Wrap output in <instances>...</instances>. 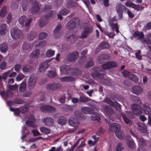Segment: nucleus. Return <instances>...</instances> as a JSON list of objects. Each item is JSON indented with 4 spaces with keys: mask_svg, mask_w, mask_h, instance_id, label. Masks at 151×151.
I'll list each match as a JSON object with an SVG mask.
<instances>
[{
    "mask_svg": "<svg viewBox=\"0 0 151 151\" xmlns=\"http://www.w3.org/2000/svg\"><path fill=\"white\" fill-rule=\"evenodd\" d=\"M131 106L133 112L136 115H139L142 114V109L140 106L134 104Z\"/></svg>",
    "mask_w": 151,
    "mask_h": 151,
    "instance_id": "obj_4",
    "label": "nucleus"
},
{
    "mask_svg": "<svg viewBox=\"0 0 151 151\" xmlns=\"http://www.w3.org/2000/svg\"><path fill=\"white\" fill-rule=\"evenodd\" d=\"M119 124L117 123H113L110 124L109 125V128L110 130L112 132H117L120 130Z\"/></svg>",
    "mask_w": 151,
    "mask_h": 151,
    "instance_id": "obj_17",
    "label": "nucleus"
},
{
    "mask_svg": "<svg viewBox=\"0 0 151 151\" xmlns=\"http://www.w3.org/2000/svg\"><path fill=\"white\" fill-rule=\"evenodd\" d=\"M133 36L134 37H137V39L139 40L144 38L145 35L142 32L136 31L134 32Z\"/></svg>",
    "mask_w": 151,
    "mask_h": 151,
    "instance_id": "obj_26",
    "label": "nucleus"
},
{
    "mask_svg": "<svg viewBox=\"0 0 151 151\" xmlns=\"http://www.w3.org/2000/svg\"><path fill=\"white\" fill-rule=\"evenodd\" d=\"M18 86L16 83H15L14 85H9L8 87L9 90L11 91H14L18 88Z\"/></svg>",
    "mask_w": 151,
    "mask_h": 151,
    "instance_id": "obj_56",
    "label": "nucleus"
},
{
    "mask_svg": "<svg viewBox=\"0 0 151 151\" xmlns=\"http://www.w3.org/2000/svg\"><path fill=\"white\" fill-rule=\"evenodd\" d=\"M7 23L8 24H10L11 22L12 21V14L11 13H10L9 14H8L7 17Z\"/></svg>",
    "mask_w": 151,
    "mask_h": 151,
    "instance_id": "obj_54",
    "label": "nucleus"
},
{
    "mask_svg": "<svg viewBox=\"0 0 151 151\" xmlns=\"http://www.w3.org/2000/svg\"><path fill=\"white\" fill-rule=\"evenodd\" d=\"M8 50L7 44L5 43H3L0 45V51L2 53H6Z\"/></svg>",
    "mask_w": 151,
    "mask_h": 151,
    "instance_id": "obj_31",
    "label": "nucleus"
},
{
    "mask_svg": "<svg viewBox=\"0 0 151 151\" xmlns=\"http://www.w3.org/2000/svg\"><path fill=\"white\" fill-rule=\"evenodd\" d=\"M93 31V28L92 27L86 26L84 27L80 38H83L87 37L89 34L92 32Z\"/></svg>",
    "mask_w": 151,
    "mask_h": 151,
    "instance_id": "obj_5",
    "label": "nucleus"
},
{
    "mask_svg": "<svg viewBox=\"0 0 151 151\" xmlns=\"http://www.w3.org/2000/svg\"><path fill=\"white\" fill-rule=\"evenodd\" d=\"M40 129V132L43 133L47 134L50 133V131L49 129L46 127H41Z\"/></svg>",
    "mask_w": 151,
    "mask_h": 151,
    "instance_id": "obj_47",
    "label": "nucleus"
},
{
    "mask_svg": "<svg viewBox=\"0 0 151 151\" xmlns=\"http://www.w3.org/2000/svg\"><path fill=\"white\" fill-rule=\"evenodd\" d=\"M76 19L73 18L68 22L66 25V27L68 30L72 29L76 27Z\"/></svg>",
    "mask_w": 151,
    "mask_h": 151,
    "instance_id": "obj_13",
    "label": "nucleus"
},
{
    "mask_svg": "<svg viewBox=\"0 0 151 151\" xmlns=\"http://www.w3.org/2000/svg\"><path fill=\"white\" fill-rule=\"evenodd\" d=\"M102 109L104 112L107 114L111 115L113 113V109L109 105H103Z\"/></svg>",
    "mask_w": 151,
    "mask_h": 151,
    "instance_id": "obj_16",
    "label": "nucleus"
},
{
    "mask_svg": "<svg viewBox=\"0 0 151 151\" xmlns=\"http://www.w3.org/2000/svg\"><path fill=\"white\" fill-rule=\"evenodd\" d=\"M66 122V119L64 116H60L58 119V123L62 125L65 124Z\"/></svg>",
    "mask_w": 151,
    "mask_h": 151,
    "instance_id": "obj_42",
    "label": "nucleus"
},
{
    "mask_svg": "<svg viewBox=\"0 0 151 151\" xmlns=\"http://www.w3.org/2000/svg\"><path fill=\"white\" fill-rule=\"evenodd\" d=\"M112 106H115L119 110L121 109V105L116 101H115L114 102L113 105Z\"/></svg>",
    "mask_w": 151,
    "mask_h": 151,
    "instance_id": "obj_62",
    "label": "nucleus"
},
{
    "mask_svg": "<svg viewBox=\"0 0 151 151\" xmlns=\"http://www.w3.org/2000/svg\"><path fill=\"white\" fill-rule=\"evenodd\" d=\"M137 140L139 145L138 148V151H146L145 149H144L143 148V147L146 145V142L145 140L142 138H137Z\"/></svg>",
    "mask_w": 151,
    "mask_h": 151,
    "instance_id": "obj_11",
    "label": "nucleus"
},
{
    "mask_svg": "<svg viewBox=\"0 0 151 151\" xmlns=\"http://www.w3.org/2000/svg\"><path fill=\"white\" fill-rule=\"evenodd\" d=\"M55 54V52L54 51L52 50H48L46 52V55L48 57H50L52 56Z\"/></svg>",
    "mask_w": 151,
    "mask_h": 151,
    "instance_id": "obj_51",
    "label": "nucleus"
},
{
    "mask_svg": "<svg viewBox=\"0 0 151 151\" xmlns=\"http://www.w3.org/2000/svg\"><path fill=\"white\" fill-rule=\"evenodd\" d=\"M11 36L14 39H18L20 38L22 35V32L16 28H12L10 32Z\"/></svg>",
    "mask_w": 151,
    "mask_h": 151,
    "instance_id": "obj_3",
    "label": "nucleus"
},
{
    "mask_svg": "<svg viewBox=\"0 0 151 151\" xmlns=\"http://www.w3.org/2000/svg\"><path fill=\"white\" fill-rule=\"evenodd\" d=\"M8 26L6 24H2L0 26V34L3 35L8 32Z\"/></svg>",
    "mask_w": 151,
    "mask_h": 151,
    "instance_id": "obj_23",
    "label": "nucleus"
},
{
    "mask_svg": "<svg viewBox=\"0 0 151 151\" xmlns=\"http://www.w3.org/2000/svg\"><path fill=\"white\" fill-rule=\"evenodd\" d=\"M75 35L72 34L70 36L67 37V39L68 41H70V43L71 44L76 41V39L75 38Z\"/></svg>",
    "mask_w": 151,
    "mask_h": 151,
    "instance_id": "obj_43",
    "label": "nucleus"
},
{
    "mask_svg": "<svg viewBox=\"0 0 151 151\" xmlns=\"http://www.w3.org/2000/svg\"><path fill=\"white\" fill-rule=\"evenodd\" d=\"M131 99L133 102L138 104H141L142 103L141 100L137 96L132 95L131 96Z\"/></svg>",
    "mask_w": 151,
    "mask_h": 151,
    "instance_id": "obj_40",
    "label": "nucleus"
},
{
    "mask_svg": "<svg viewBox=\"0 0 151 151\" xmlns=\"http://www.w3.org/2000/svg\"><path fill=\"white\" fill-rule=\"evenodd\" d=\"M61 85L60 83H51L48 84L47 86V89L48 90H55L60 87Z\"/></svg>",
    "mask_w": 151,
    "mask_h": 151,
    "instance_id": "obj_12",
    "label": "nucleus"
},
{
    "mask_svg": "<svg viewBox=\"0 0 151 151\" xmlns=\"http://www.w3.org/2000/svg\"><path fill=\"white\" fill-rule=\"evenodd\" d=\"M47 20H46L45 18L43 19L42 17L41 18L39 21V25L40 27H42L44 26L47 23Z\"/></svg>",
    "mask_w": 151,
    "mask_h": 151,
    "instance_id": "obj_38",
    "label": "nucleus"
},
{
    "mask_svg": "<svg viewBox=\"0 0 151 151\" xmlns=\"http://www.w3.org/2000/svg\"><path fill=\"white\" fill-rule=\"evenodd\" d=\"M39 54V49H35V50H34L32 52L30 57L32 58H36L38 57Z\"/></svg>",
    "mask_w": 151,
    "mask_h": 151,
    "instance_id": "obj_39",
    "label": "nucleus"
},
{
    "mask_svg": "<svg viewBox=\"0 0 151 151\" xmlns=\"http://www.w3.org/2000/svg\"><path fill=\"white\" fill-rule=\"evenodd\" d=\"M109 58V56L106 54H102L99 55L98 58L97 59L100 63H103L108 60Z\"/></svg>",
    "mask_w": 151,
    "mask_h": 151,
    "instance_id": "obj_18",
    "label": "nucleus"
},
{
    "mask_svg": "<svg viewBox=\"0 0 151 151\" xmlns=\"http://www.w3.org/2000/svg\"><path fill=\"white\" fill-rule=\"evenodd\" d=\"M60 80L61 82H69L74 81V78L72 77L66 76L63 77H60Z\"/></svg>",
    "mask_w": 151,
    "mask_h": 151,
    "instance_id": "obj_32",
    "label": "nucleus"
},
{
    "mask_svg": "<svg viewBox=\"0 0 151 151\" xmlns=\"http://www.w3.org/2000/svg\"><path fill=\"white\" fill-rule=\"evenodd\" d=\"M19 22L21 27H29L32 22L31 18H27L25 16H21L19 19Z\"/></svg>",
    "mask_w": 151,
    "mask_h": 151,
    "instance_id": "obj_1",
    "label": "nucleus"
},
{
    "mask_svg": "<svg viewBox=\"0 0 151 151\" xmlns=\"http://www.w3.org/2000/svg\"><path fill=\"white\" fill-rule=\"evenodd\" d=\"M47 36V34L44 32L40 33L39 35V40H42L45 38Z\"/></svg>",
    "mask_w": 151,
    "mask_h": 151,
    "instance_id": "obj_59",
    "label": "nucleus"
},
{
    "mask_svg": "<svg viewBox=\"0 0 151 151\" xmlns=\"http://www.w3.org/2000/svg\"><path fill=\"white\" fill-rule=\"evenodd\" d=\"M53 11H50L45 16V18L46 20L52 17L53 16Z\"/></svg>",
    "mask_w": 151,
    "mask_h": 151,
    "instance_id": "obj_55",
    "label": "nucleus"
},
{
    "mask_svg": "<svg viewBox=\"0 0 151 151\" xmlns=\"http://www.w3.org/2000/svg\"><path fill=\"white\" fill-rule=\"evenodd\" d=\"M61 27L62 26L61 24H58L57 26L54 29V32L55 34L54 36L55 38H58L61 35L60 32L61 29Z\"/></svg>",
    "mask_w": 151,
    "mask_h": 151,
    "instance_id": "obj_21",
    "label": "nucleus"
},
{
    "mask_svg": "<svg viewBox=\"0 0 151 151\" xmlns=\"http://www.w3.org/2000/svg\"><path fill=\"white\" fill-rule=\"evenodd\" d=\"M121 115L124 122L127 124H130V123H131V120L129 119L127 116L132 118V116H133L132 113L129 111H127L126 112V114L124 113H121Z\"/></svg>",
    "mask_w": 151,
    "mask_h": 151,
    "instance_id": "obj_8",
    "label": "nucleus"
},
{
    "mask_svg": "<svg viewBox=\"0 0 151 151\" xmlns=\"http://www.w3.org/2000/svg\"><path fill=\"white\" fill-rule=\"evenodd\" d=\"M81 111L86 114H91L93 112V110L91 107L85 106L81 109Z\"/></svg>",
    "mask_w": 151,
    "mask_h": 151,
    "instance_id": "obj_24",
    "label": "nucleus"
},
{
    "mask_svg": "<svg viewBox=\"0 0 151 151\" xmlns=\"http://www.w3.org/2000/svg\"><path fill=\"white\" fill-rule=\"evenodd\" d=\"M7 7L6 6L3 7L0 11V16L4 17L6 15L7 12Z\"/></svg>",
    "mask_w": 151,
    "mask_h": 151,
    "instance_id": "obj_41",
    "label": "nucleus"
},
{
    "mask_svg": "<svg viewBox=\"0 0 151 151\" xmlns=\"http://www.w3.org/2000/svg\"><path fill=\"white\" fill-rule=\"evenodd\" d=\"M125 5L127 6L131 7L137 11H139L140 9V5L139 4L136 5L132 2L129 3L127 2L125 3Z\"/></svg>",
    "mask_w": 151,
    "mask_h": 151,
    "instance_id": "obj_27",
    "label": "nucleus"
},
{
    "mask_svg": "<svg viewBox=\"0 0 151 151\" xmlns=\"http://www.w3.org/2000/svg\"><path fill=\"white\" fill-rule=\"evenodd\" d=\"M32 66L28 65H24L22 66V70L24 73L30 72L32 69Z\"/></svg>",
    "mask_w": 151,
    "mask_h": 151,
    "instance_id": "obj_34",
    "label": "nucleus"
},
{
    "mask_svg": "<svg viewBox=\"0 0 151 151\" xmlns=\"http://www.w3.org/2000/svg\"><path fill=\"white\" fill-rule=\"evenodd\" d=\"M46 44V43L45 41H42L37 44L35 45V47L37 48L38 47L41 48L42 47H43Z\"/></svg>",
    "mask_w": 151,
    "mask_h": 151,
    "instance_id": "obj_52",
    "label": "nucleus"
},
{
    "mask_svg": "<svg viewBox=\"0 0 151 151\" xmlns=\"http://www.w3.org/2000/svg\"><path fill=\"white\" fill-rule=\"evenodd\" d=\"M117 12H123V10L125 9V7L120 3H118L116 5Z\"/></svg>",
    "mask_w": 151,
    "mask_h": 151,
    "instance_id": "obj_35",
    "label": "nucleus"
},
{
    "mask_svg": "<svg viewBox=\"0 0 151 151\" xmlns=\"http://www.w3.org/2000/svg\"><path fill=\"white\" fill-rule=\"evenodd\" d=\"M39 3L38 1L33 2V6L31 9V13L32 14H34L38 13L40 11Z\"/></svg>",
    "mask_w": 151,
    "mask_h": 151,
    "instance_id": "obj_10",
    "label": "nucleus"
},
{
    "mask_svg": "<svg viewBox=\"0 0 151 151\" xmlns=\"http://www.w3.org/2000/svg\"><path fill=\"white\" fill-rule=\"evenodd\" d=\"M94 64L93 58L90 57L86 61V63L84 66L85 68H88L93 66Z\"/></svg>",
    "mask_w": 151,
    "mask_h": 151,
    "instance_id": "obj_25",
    "label": "nucleus"
},
{
    "mask_svg": "<svg viewBox=\"0 0 151 151\" xmlns=\"http://www.w3.org/2000/svg\"><path fill=\"white\" fill-rule=\"evenodd\" d=\"M117 63L114 61H110L102 65V68L104 69H107L116 67Z\"/></svg>",
    "mask_w": 151,
    "mask_h": 151,
    "instance_id": "obj_14",
    "label": "nucleus"
},
{
    "mask_svg": "<svg viewBox=\"0 0 151 151\" xmlns=\"http://www.w3.org/2000/svg\"><path fill=\"white\" fill-rule=\"evenodd\" d=\"M56 73L53 71H50L48 73V76L51 78H54L56 77Z\"/></svg>",
    "mask_w": 151,
    "mask_h": 151,
    "instance_id": "obj_61",
    "label": "nucleus"
},
{
    "mask_svg": "<svg viewBox=\"0 0 151 151\" xmlns=\"http://www.w3.org/2000/svg\"><path fill=\"white\" fill-rule=\"evenodd\" d=\"M87 57L85 55L81 56L79 58L78 63L79 64L82 65L86 61Z\"/></svg>",
    "mask_w": 151,
    "mask_h": 151,
    "instance_id": "obj_45",
    "label": "nucleus"
},
{
    "mask_svg": "<svg viewBox=\"0 0 151 151\" xmlns=\"http://www.w3.org/2000/svg\"><path fill=\"white\" fill-rule=\"evenodd\" d=\"M68 123L70 126L75 127H78L79 124L78 120L73 117L70 118L69 119Z\"/></svg>",
    "mask_w": 151,
    "mask_h": 151,
    "instance_id": "obj_15",
    "label": "nucleus"
},
{
    "mask_svg": "<svg viewBox=\"0 0 151 151\" xmlns=\"http://www.w3.org/2000/svg\"><path fill=\"white\" fill-rule=\"evenodd\" d=\"M35 37V35L33 34L32 32H31L28 35V39L29 40H32Z\"/></svg>",
    "mask_w": 151,
    "mask_h": 151,
    "instance_id": "obj_64",
    "label": "nucleus"
},
{
    "mask_svg": "<svg viewBox=\"0 0 151 151\" xmlns=\"http://www.w3.org/2000/svg\"><path fill=\"white\" fill-rule=\"evenodd\" d=\"M79 53L77 51L69 53L65 57V60L69 62L74 61L77 59Z\"/></svg>",
    "mask_w": 151,
    "mask_h": 151,
    "instance_id": "obj_2",
    "label": "nucleus"
},
{
    "mask_svg": "<svg viewBox=\"0 0 151 151\" xmlns=\"http://www.w3.org/2000/svg\"><path fill=\"white\" fill-rule=\"evenodd\" d=\"M37 81V77L34 75H31L28 82V87L29 89H32L34 88Z\"/></svg>",
    "mask_w": 151,
    "mask_h": 151,
    "instance_id": "obj_6",
    "label": "nucleus"
},
{
    "mask_svg": "<svg viewBox=\"0 0 151 151\" xmlns=\"http://www.w3.org/2000/svg\"><path fill=\"white\" fill-rule=\"evenodd\" d=\"M91 119L93 121H97L99 122L100 120V117L99 114L97 112H95L93 111L92 114Z\"/></svg>",
    "mask_w": 151,
    "mask_h": 151,
    "instance_id": "obj_33",
    "label": "nucleus"
},
{
    "mask_svg": "<svg viewBox=\"0 0 151 151\" xmlns=\"http://www.w3.org/2000/svg\"><path fill=\"white\" fill-rule=\"evenodd\" d=\"M96 72L93 73H91V75L94 78H98L100 79H102L103 78V74H101L100 73L98 72V71L100 72L101 71V68L99 67H97L94 68Z\"/></svg>",
    "mask_w": 151,
    "mask_h": 151,
    "instance_id": "obj_9",
    "label": "nucleus"
},
{
    "mask_svg": "<svg viewBox=\"0 0 151 151\" xmlns=\"http://www.w3.org/2000/svg\"><path fill=\"white\" fill-rule=\"evenodd\" d=\"M122 75L125 78H127L130 76V73L127 70H124L122 72Z\"/></svg>",
    "mask_w": 151,
    "mask_h": 151,
    "instance_id": "obj_63",
    "label": "nucleus"
},
{
    "mask_svg": "<svg viewBox=\"0 0 151 151\" xmlns=\"http://www.w3.org/2000/svg\"><path fill=\"white\" fill-rule=\"evenodd\" d=\"M12 92L9 90H8L6 91L0 92V94L2 96H4L7 99L9 98L10 95H12Z\"/></svg>",
    "mask_w": 151,
    "mask_h": 151,
    "instance_id": "obj_36",
    "label": "nucleus"
},
{
    "mask_svg": "<svg viewBox=\"0 0 151 151\" xmlns=\"http://www.w3.org/2000/svg\"><path fill=\"white\" fill-rule=\"evenodd\" d=\"M142 109V111H143L146 114L148 115L151 114V110L148 104H143Z\"/></svg>",
    "mask_w": 151,
    "mask_h": 151,
    "instance_id": "obj_22",
    "label": "nucleus"
},
{
    "mask_svg": "<svg viewBox=\"0 0 151 151\" xmlns=\"http://www.w3.org/2000/svg\"><path fill=\"white\" fill-rule=\"evenodd\" d=\"M14 103L17 104H22L24 103V101L21 99L15 98L14 99Z\"/></svg>",
    "mask_w": 151,
    "mask_h": 151,
    "instance_id": "obj_53",
    "label": "nucleus"
},
{
    "mask_svg": "<svg viewBox=\"0 0 151 151\" xmlns=\"http://www.w3.org/2000/svg\"><path fill=\"white\" fill-rule=\"evenodd\" d=\"M109 47V44L106 42H102L100 43L96 48L97 51H99L102 49L108 48Z\"/></svg>",
    "mask_w": 151,
    "mask_h": 151,
    "instance_id": "obj_20",
    "label": "nucleus"
},
{
    "mask_svg": "<svg viewBox=\"0 0 151 151\" xmlns=\"http://www.w3.org/2000/svg\"><path fill=\"white\" fill-rule=\"evenodd\" d=\"M124 149V147H122V144L121 143H118L116 148V151H122Z\"/></svg>",
    "mask_w": 151,
    "mask_h": 151,
    "instance_id": "obj_60",
    "label": "nucleus"
},
{
    "mask_svg": "<svg viewBox=\"0 0 151 151\" xmlns=\"http://www.w3.org/2000/svg\"><path fill=\"white\" fill-rule=\"evenodd\" d=\"M44 124L46 126L50 127L54 124V119L50 117H46L44 118L42 121Z\"/></svg>",
    "mask_w": 151,
    "mask_h": 151,
    "instance_id": "obj_7",
    "label": "nucleus"
},
{
    "mask_svg": "<svg viewBox=\"0 0 151 151\" xmlns=\"http://www.w3.org/2000/svg\"><path fill=\"white\" fill-rule=\"evenodd\" d=\"M47 105H43L40 106V109L41 111L46 113H47Z\"/></svg>",
    "mask_w": 151,
    "mask_h": 151,
    "instance_id": "obj_58",
    "label": "nucleus"
},
{
    "mask_svg": "<svg viewBox=\"0 0 151 151\" xmlns=\"http://www.w3.org/2000/svg\"><path fill=\"white\" fill-rule=\"evenodd\" d=\"M49 64L47 62H45L41 63L40 65L39 70L40 72L44 71L47 69L48 67Z\"/></svg>",
    "mask_w": 151,
    "mask_h": 151,
    "instance_id": "obj_29",
    "label": "nucleus"
},
{
    "mask_svg": "<svg viewBox=\"0 0 151 151\" xmlns=\"http://www.w3.org/2000/svg\"><path fill=\"white\" fill-rule=\"evenodd\" d=\"M69 12V10L65 8L62 9L59 12V13L63 16L66 15Z\"/></svg>",
    "mask_w": 151,
    "mask_h": 151,
    "instance_id": "obj_49",
    "label": "nucleus"
},
{
    "mask_svg": "<svg viewBox=\"0 0 151 151\" xmlns=\"http://www.w3.org/2000/svg\"><path fill=\"white\" fill-rule=\"evenodd\" d=\"M133 91L134 93L139 95L142 93V89L140 86H136L133 87Z\"/></svg>",
    "mask_w": 151,
    "mask_h": 151,
    "instance_id": "obj_28",
    "label": "nucleus"
},
{
    "mask_svg": "<svg viewBox=\"0 0 151 151\" xmlns=\"http://www.w3.org/2000/svg\"><path fill=\"white\" fill-rule=\"evenodd\" d=\"M90 99L85 96H80L79 101L82 103L90 101Z\"/></svg>",
    "mask_w": 151,
    "mask_h": 151,
    "instance_id": "obj_44",
    "label": "nucleus"
},
{
    "mask_svg": "<svg viewBox=\"0 0 151 151\" xmlns=\"http://www.w3.org/2000/svg\"><path fill=\"white\" fill-rule=\"evenodd\" d=\"M104 102L111 106H112L113 105L114 102H113L108 97L106 98L104 100Z\"/></svg>",
    "mask_w": 151,
    "mask_h": 151,
    "instance_id": "obj_57",
    "label": "nucleus"
},
{
    "mask_svg": "<svg viewBox=\"0 0 151 151\" xmlns=\"http://www.w3.org/2000/svg\"><path fill=\"white\" fill-rule=\"evenodd\" d=\"M129 78L134 82L137 83L138 82L139 79L137 76L134 74H131L129 76Z\"/></svg>",
    "mask_w": 151,
    "mask_h": 151,
    "instance_id": "obj_48",
    "label": "nucleus"
},
{
    "mask_svg": "<svg viewBox=\"0 0 151 151\" xmlns=\"http://www.w3.org/2000/svg\"><path fill=\"white\" fill-rule=\"evenodd\" d=\"M47 113H53L55 111V107L47 105Z\"/></svg>",
    "mask_w": 151,
    "mask_h": 151,
    "instance_id": "obj_50",
    "label": "nucleus"
},
{
    "mask_svg": "<svg viewBox=\"0 0 151 151\" xmlns=\"http://www.w3.org/2000/svg\"><path fill=\"white\" fill-rule=\"evenodd\" d=\"M138 126L139 129L142 133L147 132V128L145 125L142 123H139L138 124Z\"/></svg>",
    "mask_w": 151,
    "mask_h": 151,
    "instance_id": "obj_30",
    "label": "nucleus"
},
{
    "mask_svg": "<svg viewBox=\"0 0 151 151\" xmlns=\"http://www.w3.org/2000/svg\"><path fill=\"white\" fill-rule=\"evenodd\" d=\"M27 84L25 81H23L20 84L19 88V91L21 92H24L26 89Z\"/></svg>",
    "mask_w": 151,
    "mask_h": 151,
    "instance_id": "obj_37",
    "label": "nucleus"
},
{
    "mask_svg": "<svg viewBox=\"0 0 151 151\" xmlns=\"http://www.w3.org/2000/svg\"><path fill=\"white\" fill-rule=\"evenodd\" d=\"M127 143L130 148L134 149L136 148L135 144L133 141L129 140L128 141Z\"/></svg>",
    "mask_w": 151,
    "mask_h": 151,
    "instance_id": "obj_46",
    "label": "nucleus"
},
{
    "mask_svg": "<svg viewBox=\"0 0 151 151\" xmlns=\"http://www.w3.org/2000/svg\"><path fill=\"white\" fill-rule=\"evenodd\" d=\"M67 74L68 75L76 76L80 74V71L75 68H69L68 69Z\"/></svg>",
    "mask_w": 151,
    "mask_h": 151,
    "instance_id": "obj_19",
    "label": "nucleus"
}]
</instances>
